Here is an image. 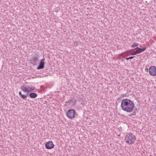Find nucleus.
I'll return each mask as SVG.
<instances>
[{
	"label": "nucleus",
	"mask_w": 156,
	"mask_h": 156,
	"mask_svg": "<svg viewBox=\"0 0 156 156\" xmlns=\"http://www.w3.org/2000/svg\"><path fill=\"white\" fill-rule=\"evenodd\" d=\"M121 107L123 110L128 112H130L133 111L134 105L131 100L126 99L122 101Z\"/></svg>",
	"instance_id": "f257e3e1"
},
{
	"label": "nucleus",
	"mask_w": 156,
	"mask_h": 156,
	"mask_svg": "<svg viewBox=\"0 0 156 156\" xmlns=\"http://www.w3.org/2000/svg\"><path fill=\"white\" fill-rule=\"evenodd\" d=\"M136 140V136L131 133H127L125 136V140L126 142L129 144H134Z\"/></svg>",
	"instance_id": "f03ea898"
},
{
	"label": "nucleus",
	"mask_w": 156,
	"mask_h": 156,
	"mask_svg": "<svg viewBox=\"0 0 156 156\" xmlns=\"http://www.w3.org/2000/svg\"><path fill=\"white\" fill-rule=\"evenodd\" d=\"M21 90L24 92L29 93L33 91L34 90L35 87H30L27 85H23L21 87Z\"/></svg>",
	"instance_id": "7ed1b4c3"
},
{
	"label": "nucleus",
	"mask_w": 156,
	"mask_h": 156,
	"mask_svg": "<svg viewBox=\"0 0 156 156\" xmlns=\"http://www.w3.org/2000/svg\"><path fill=\"white\" fill-rule=\"evenodd\" d=\"M76 113V112L75 110L71 109L67 111L66 115L69 118L72 119L75 117Z\"/></svg>",
	"instance_id": "20e7f679"
},
{
	"label": "nucleus",
	"mask_w": 156,
	"mask_h": 156,
	"mask_svg": "<svg viewBox=\"0 0 156 156\" xmlns=\"http://www.w3.org/2000/svg\"><path fill=\"white\" fill-rule=\"evenodd\" d=\"M149 73L151 76H154L156 75V67L154 66H151L149 68Z\"/></svg>",
	"instance_id": "39448f33"
},
{
	"label": "nucleus",
	"mask_w": 156,
	"mask_h": 156,
	"mask_svg": "<svg viewBox=\"0 0 156 156\" xmlns=\"http://www.w3.org/2000/svg\"><path fill=\"white\" fill-rule=\"evenodd\" d=\"M54 147V145L52 141H49L45 144L46 148L48 149L53 148Z\"/></svg>",
	"instance_id": "423d86ee"
},
{
	"label": "nucleus",
	"mask_w": 156,
	"mask_h": 156,
	"mask_svg": "<svg viewBox=\"0 0 156 156\" xmlns=\"http://www.w3.org/2000/svg\"><path fill=\"white\" fill-rule=\"evenodd\" d=\"M39 57V56L38 53H36L34 54V56L32 57L34 65H36L37 64V62Z\"/></svg>",
	"instance_id": "0eeeda50"
},
{
	"label": "nucleus",
	"mask_w": 156,
	"mask_h": 156,
	"mask_svg": "<svg viewBox=\"0 0 156 156\" xmlns=\"http://www.w3.org/2000/svg\"><path fill=\"white\" fill-rule=\"evenodd\" d=\"M45 59L43 58L41 59L40 61V64L37 67L38 69H43L44 67V62Z\"/></svg>",
	"instance_id": "6e6552de"
},
{
	"label": "nucleus",
	"mask_w": 156,
	"mask_h": 156,
	"mask_svg": "<svg viewBox=\"0 0 156 156\" xmlns=\"http://www.w3.org/2000/svg\"><path fill=\"white\" fill-rule=\"evenodd\" d=\"M29 95L30 97L32 98H36L37 96V95L35 93H31L29 94Z\"/></svg>",
	"instance_id": "1a4fd4ad"
},
{
	"label": "nucleus",
	"mask_w": 156,
	"mask_h": 156,
	"mask_svg": "<svg viewBox=\"0 0 156 156\" xmlns=\"http://www.w3.org/2000/svg\"><path fill=\"white\" fill-rule=\"evenodd\" d=\"M20 97L23 99H26L27 97V95L23 94H22Z\"/></svg>",
	"instance_id": "9d476101"
},
{
	"label": "nucleus",
	"mask_w": 156,
	"mask_h": 156,
	"mask_svg": "<svg viewBox=\"0 0 156 156\" xmlns=\"http://www.w3.org/2000/svg\"><path fill=\"white\" fill-rule=\"evenodd\" d=\"M138 44L137 43H134L133 45H132L131 47L132 48H134L135 47L137 46L138 45Z\"/></svg>",
	"instance_id": "9b49d317"
},
{
	"label": "nucleus",
	"mask_w": 156,
	"mask_h": 156,
	"mask_svg": "<svg viewBox=\"0 0 156 156\" xmlns=\"http://www.w3.org/2000/svg\"><path fill=\"white\" fill-rule=\"evenodd\" d=\"M138 51H136L132 53L131 55H136L137 54H138Z\"/></svg>",
	"instance_id": "f8f14e48"
},
{
	"label": "nucleus",
	"mask_w": 156,
	"mask_h": 156,
	"mask_svg": "<svg viewBox=\"0 0 156 156\" xmlns=\"http://www.w3.org/2000/svg\"><path fill=\"white\" fill-rule=\"evenodd\" d=\"M134 57V56H131V57H130L129 58H126V60H129L130 59H132V58H133Z\"/></svg>",
	"instance_id": "ddd939ff"
},
{
	"label": "nucleus",
	"mask_w": 156,
	"mask_h": 156,
	"mask_svg": "<svg viewBox=\"0 0 156 156\" xmlns=\"http://www.w3.org/2000/svg\"><path fill=\"white\" fill-rule=\"evenodd\" d=\"M78 42L77 41H75L74 42V45L77 46V45Z\"/></svg>",
	"instance_id": "4468645a"
},
{
	"label": "nucleus",
	"mask_w": 156,
	"mask_h": 156,
	"mask_svg": "<svg viewBox=\"0 0 156 156\" xmlns=\"http://www.w3.org/2000/svg\"><path fill=\"white\" fill-rule=\"evenodd\" d=\"M146 49V47H144L143 48L141 49L140 48V49L141 50V51H144V50H145V49Z\"/></svg>",
	"instance_id": "2eb2a0df"
},
{
	"label": "nucleus",
	"mask_w": 156,
	"mask_h": 156,
	"mask_svg": "<svg viewBox=\"0 0 156 156\" xmlns=\"http://www.w3.org/2000/svg\"><path fill=\"white\" fill-rule=\"evenodd\" d=\"M139 50H137L138 51V53H140L142 51H141V50L140 49V48H139Z\"/></svg>",
	"instance_id": "dca6fc26"
},
{
	"label": "nucleus",
	"mask_w": 156,
	"mask_h": 156,
	"mask_svg": "<svg viewBox=\"0 0 156 156\" xmlns=\"http://www.w3.org/2000/svg\"><path fill=\"white\" fill-rule=\"evenodd\" d=\"M19 95H20V96H21V95H22V94H21V91H20L19 92Z\"/></svg>",
	"instance_id": "f3484780"
}]
</instances>
